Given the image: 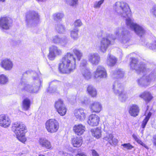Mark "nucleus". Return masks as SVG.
<instances>
[{
	"label": "nucleus",
	"instance_id": "f257e3e1",
	"mask_svg": "<svg viewBox=\"0 0 156 156\" xmlns=\"http://www.w3.org/2000/svg\"><path fill=\"white\" fill-rule=\"evenodd\" d=\"M137 61L136 59L132 58L130 64L131 67L138 73L144 74L142 77L138 79L137 82L141 86L147 87L152 82L156 80V69L152 70L146 69L145 64L143 63L137 64Z\"/></svg>",
	"mask_w": 156,
	"mask_h": 156
},
{
	"label": "nucleus",
	"instance_id": "f03ea898",
	"mask_svg": "<svg viewBox=\"0 0 156 156\" xmlns=\"http://www.w3.org/2000/svg\"><path fill=\"white\" fill-rule=\"evenodd\" d=\"M115 36L113 34L109 35L107 37H104L101 39L100 44L98 46L99 50L102 52H106L111 44L110 39L115 40L116 37L118 38L120 41L125 43L129 40V31L125 27H120L117 28L115 32Z\"/></svg>",
	"mask_w": 156,
	"mask_h": 156
},
{
	"label": "nucleus",
	"instance_id": "7ed1b4c3",
	"mask_svg": "<svg viewBox=\"0 0 156 156\" xmlns=\"http://www.w3.org/2000/svg\"><path fill=\"white\" fill-rule=\"evenodd\" d=\"M113 9L118 15L123 18H126V23L127 27L131 30L136 23L134 22L132 18L130 9L128 4L124 2H117L113 6Z\"/></svg>",
	"mask_w": 156,
	"mask_h": 156
},
{
	"label": "nucleus",
	"instance_id": "20e7f679",
	"mask_svg": "<svg viewBox=\"0 0 156 156\" xmlns=\"http://www.w3.org/2000/svg\"><path fill=\"white\" fill-rule=\"evenodd\" d=\"M76 59L73 54L67 52L62 58L59 70L62 73H69L76 68Z\"/></svg>",
	"mask_w": 156,
	"mask_h": 156
},
{
	"label": "nucleus",
	"instance_id": "39448f33",
	"mask_svg": "<svg viewBox=\"0 0 156 156\" xmlns=\"http://www.w3.org/2000/svg\"><path fill=\"white\" fill-rule=\"evenodd\" d=\"M31 73L32 75L33 82L35 83V84H33V82L28 83L25 80L22 79L19 87L22 90L30 93H36L39 90V86L41 85V80L39 78V75L36 72L32 71Z\"/></svg>",
	"mask_w": 156,
	"mask_h": 156
},
{
	"label": "nucleus",
	"instance_id": "423d86ee",
	"mask_svg": "<svg viewBox=\"0 0 156 156\" xmlns=\"http://www.w3.org/2000/svg\"><path fill=\"white\" fill-rule=\"evenodd\" d=\"M12 128L18 139L22 143L25 142L26 141L25 133L27 131L25 125L22 122H16L13 125Z\"/></svg>",
	"mask_w": 156,
	"mask_h": 156
},
{
	"label": "nucleus",
	"instance_id": "0eeeda50",
	"mask_svg": "<svg viewBox=\"0 0 156 156\" xmlns=\"http://www.w3.org/2000/svg\"><path fill=\"white\" fill-rule=\"evenodd\" d=\"M59 127V123L57 120L54 119L47 120L45 123V128L47 131L50 133L56 132Z\"/></svg>",
	"mask_w": 156,
	"mask_h": 156
},
{
	"label": "nucleus",
	"instance_id": "6e6552de",
	"mask_svg": "<svg viewBox=\"0 0 156 156\" xmlns=\"http://www.w3.org/2000/svg\"><path fill=\"white\" fill-rule=\"evenodd\" d=\"M93 74L94 78L96 80L105 78L107 76L106 69L104 66L101 65L97 66Z\"/></svg>",
	"mask_w": 156,
	"mask_h": 156
},
{
	"label": "nucleus",
	"instance_id": "1a4fd4ad",
	"mask_svg": "<svg viewBox=\"0 0 156 156\" xmlns=\"http://www.w3.org/2000/svg\"><path fill=\"white\" fill-rule=\"evenodd\" d=\"M26 20L27 25L29 26L33 23H36L39 21V17L38 13L32 12L27 15Z\"/></svg>",
	"mask_w": 156,
	"mask_h": 156
},
{
	"label": "nucleus",
	"instance_id": "9d476101",
	"mask_svg": "<svg viewBox=\"0 0 156 156\" xmlns=\"http://www.w3.org/2000/svg\"><path fill=\"white\" fill-rule=\"evenodd\" d=\"M62 50L55 45H52L49 48V53L48 55L49 59L51 60H54L57 55H61Z\"/></svg>",
	"mask_w": 156,
	"mask_h": 156
},
{
	"label": "nucleus",
	"instance_id": "9b49d317",
	"mask_svg": "<svg viewBox=\"0 0 156 156\" xmlns=\"http://www.w3.org/2000/svg\"><path fill=\"white\" fill-rule=\"evenodd\" d=\"M55 107L57 112L60 115L64 116L66 114V108L63 103V101L61 100H58L55 102Z\"/></svg>",
	"mask_w": 156,
	"mask_h": 156
},
{
	"label": "nucleus",
	"instance_id": "f8f14e48",
	"mask_svg": "<svg viewBox=\"0 0 156 156\" xmlns=\"http://www.w3.org/2000/svg\"><path fill=\"white\" fill-rule=\"evenodd\" d=\"M12 23V21L9 17H2L0 18V28L2 29H9Z\"/></svg>",
	"mask_w": 156,
	"mask_h": 156
},
{
	"label": "nucleus",
	"instance_id": "ddd939ff",
	"mask_svg": "<svg viewBox=\"0 0 156 156\" xmlns=\"http://www.w3.org/2000/svg\"><path fill=\"white\" fill-rule=\"evenodd\" d=\"M89 62L93 65H98L100 61V57L97 53H90L88 56Z\"/></svg>",
	"mask_w": 156,
	"mask_h": 156
},
{
	"label": "nucleus",
	"instance_id": "4468645a",
	"mask_svg": "<svg viewBox=\"0 0 156 156\" xmlns=\"http://www.w3.org/2000/svg\"><path fill=\"white\" fill-rule=\"evenodd\" d=\"M0 65L5 70L9 71L12 68L13 63L10 59L6 58L1 61Z\"/></svg>",
	"mask_w": 156,
	"mask_h": 156
},
{
	"label": "nucleus",
	"instance_id": "2eb2a0df",
	"mask_svg": "<svg viewBox=\"0 0 156 156\" xmlns=\"http://www.w3.org/2000/svg\"><path fill=\"white\" fill-rule=\"evenodd\" d=\"M11 120L9 117L5 115H0V126L7 128L10 125Z\"/></svg>",
	"mask_w": 156,
	"mask_h": 156
},
{
	"label": "nucleus",
	"instance_id": "dca6fc26",
	"mask_svg": "<svg viewBox=\"0 0 156 156\" xmlns=\"http://www.w3.org/2000/svg\"><path fill=\"white\" fill-rule=\"evenodd\" d=\"M100 121V117L98 115L92 114L88 117V123L91 126H97Z\"/></svg>",
	"mask_w": 156,
	"mask_h": 156
},
{
	"label": "nucleus",
	"instance_id": "f3484780",
	"mask_svg": "<svg viewBox=\"0 0 156 156\" xmlns=\"http://www.w3.org/2000/svg\"><path fill=\"white\" fill-rule=\"evenodd\" d=\"M89 108L92 112L98 113L101 111L102 106L100 102L95 101H92L90 104Z\"/></svg>",
	"mask_w": 156,
	"mask_h": 156
},
{
	"label": "nucleus",
	"instance_id": "a211bd4d",
	"mask_svg": "<svg viewBox=\"0 0 156 156\" xmlns=\"http://www.w3.org/2000/svg\"><path fill=\"white\" fill-rule=\"evenodd\" d=\"M74 115L77 119L81 121H83L86 117L85 111L82 108L75 110Z\"/></svg>",
	"mask_w": 156,
	"mask_h": 156
},
{
	"label": "nucleus",
	"instance_id": "6ab92c4d",
	"mask_svg": "<svg viewBox=\"0 0 156 156\" xmlns=\"http://www.w3.org/2000/svg\"><path fill=\"white\" fill-rule=\"evenodd\" d=\"M38 143L40 146L49 149L51 147L50 142L45 137L39 138L38 140Z\"/></svg>",
	"mask_w": 156,
	"mask_h": 156
},
{
	"label": "nucleus",
	"instance_id": "aec40b11",
	"mask_svg": "<svg viewBox=\"0 0 156 156\" xmlns=\"http://www.w3.org/2000/svg\"><path fill=\"white\" fill-rule=\"evenodd\" d=\"M85 126L81 124L75 125L73 128L74 132L78 135L82 134L85 131Z\"/></svg>",
	"mask_w": 156,
	"mask_h": 156
},
{
	"label": "nucleus",
	"instance_id": "412c9836",
	"mask_svg": "<svg viewBox=\"0 0 156 156\" xmlns=\"http://www.w3.org/2000/svg\"><path fill=\"white\" fill-rule=\"evenodd\" d=\"M139 111V106L136 104H133L129 106L128 111L131 116L136 117L138 115Z\"/></svg>",
	"mask_w": 156,
	"mask_h": 156
},
{
	"label": "nucleus",
	"instance_id": "4be33fe9",
	"mask_svg": "<svg viewBox=\"0 0 156 156\" xmlns=\"http://www.w3.org/2000/svg\"><path fill=\"white\" fill-rule=\"evenodd\" d=\"M138 36L141 37L145 33L146 31L144 27L137 24L132 30Z\"/></svg>",
	"mask_w": 156,
	"mask_h": 156
},
{
	"label": "nucleus",
	"instance_id": "5701e85b",
	"mask_svg": "<svg viewBox=\"0 0 156 156\" xmlns=\"http://www.w3.org/2000/svg\"><path fill=\"white\" fill-rule=\"evenodd\" d=\"M113 90L114 93L116 94L122 92L124 90L122 84L117 81H115L113 85Z\"/></svg>",
	"mask_w": 156,
	"mask_h": 156
},
{
	"label": "nucleus",
	"instance_id": "b1692460",
	"mask_svg": "<svg viewBox=\"0 0 156 156\" xmlns=\"http://www.w3.org/2000/svg\"><path fill=\"white\" fill-rule=\"evenodd\" d=\"M104 140L107 141L111 145L115 144L117 143V140L113 138V136L111 134H107L104 137Z\"/></svg>",
	"mask_w": 156,
	"mask_h": 156
},
{
	"label": "nucleus",
	"instance_id": "393cba45",
	"mask_svg": "<svg viewBox=\"0 0 156 156\" xmlns=\"http://www.w3.org/2000/svg\"><path fill=\"white\" fill-rule=\"evenodd\" d=\"M124 75V72L122 69H117L113 72L112 76L114 78H119L123 77Z\"/></svg>",
	"mask_w": 156,
	"mask_h": 156
},
{
	"label": "nucleus",
	"instance_id": "a878e982",
	"mask_svg": "<svg viewBox=\"0 0 156 156\" xmlns=\"http://www.w3.org/2000/svg\"><path fill=\"white\" fill-rule=\"evenodd\" d=\"M30 100L28 98H24L22 101V107L24 111L28 110L30 107Z\"/></svg>",
	"mask_w": 156,
	"mask_h": 156
},
{
	"label": "nucleus",
	"instance_id": "bb28decb",
	"mask_svg": "<svg viewBox=\"0 0 156 156\" xmlns=\"http://www.w3.org/2000/svg\"><path fill=\"white\" fill-rule=\"evenodd\" d=\"M139 97L143 98L146 102H149L152 98L151 94L148 91H146L139 95Z\"/></svg>",
	"mask_w": 156,
	"mask_h": 156
},
{
	"label": "nucleus",
	"instance_id": "cd10ccee",
	"mask_svg": "<svg viewBox=\"0 0 156 156\" xmlns=\"http://www.w3.org/2000/svg\"><path fill=\"white\" fill-rule=\"evenodd\" d=\"M72 143L73 147H79L82 144V139L81 137H74L72 139Z\"/></svg>",
	"mask_w": 156,
	"mask_h": 156
},
{
	"label": "nucleus",
	"instance_id": "c85d7f7f",
	"mask_svg": "<svg viewBox=\"0 0 156 156\" xmlns=\"http://www.w3.org/2000/svg\"><path fill=\"white\" fill-rule=\"evenodd\" d=\"M81 72L85 79L86 80L90 79L92 76L91 73L88 68L83 69L80 70Z\"/></svg>",
	"mask_w": 156,
	"mask_h": 156
},
{
	"label": "nucleus",
	"instance_id": "c756f323",
	"mask_svg": "<svg viewBox=\"0 0 156 156\" xmlns=\"http://www.w3.org/2000/svg\"><path fill=\"white\" fill-rule=\"evenodd\" d=\"M107 58V63L108 66H113L115 64L117 60L114 56L108 54Z\"/></svg>",
	"mask_w": 156,
	"mask_h": 156
},
{
	"label": "nucleus",
	"instance_id": "7c9ffc66",
	"mask_svg": "<svg viewBox=\"0 0 156 156\" xmlns=\"http://www.w3.org/2000/svg\"><path fill=\"white\" fill-rule=\"evenodd\" d=\"M56 31L59 34L64 33L66 31L65 26L61 23H58L55 25Z\"/></svg>",
	"mask_w": 156,
	"mask_h": 156
},
{
	"label": "nucleus",
	"instance_id": "2f4dec72",
	"mask_svg": "<svg viewBox=\"0 0 156 156\" xmlns=\"http://www.w3.org/2000/svg\"><path fill=\"white\" fill-rule=\"evenodd\" d=\"M87 90L89 94L92 97H95L97 94L96 89L91 85H89L88 86Z\"/></svg>",
	"mask_w": 156,
	"mask_h": 156
},
{
	"label": "nucleus",
	"instance_id": "473e14b6",
	"mask_svg": "<svg viewBox=\"0 0 156 156\" xmlns=\"http://www.w3.org/2000/svg\"><path fill=\"white\" fill-rule=\"evenodd\" d=\"M92 135L96 138L98 139L101 136V130L98 128H94L91 130Z\"/></svg>",
	"mask_w": 156,
	"mask_h": 156
},
{
	"label": "nucleus",
	"instance_id": "72a5a7b5",
	"mask_svg": "<svg viewBox=\"0 0 156 156\" xmlns=\"http://www.w3.org/2000/svg\"><path fill=\"white\" fill-rule=\"evenodd\" d=\"M9 81L8 77L4 74H0V85H5Z\"/></svg>",
	"mask_w": 156,
	"mask_h": 156
},
{
	"label": "nucleus",
	"instance_id": "f704fd0d",
	"mask_svg": "<svg viewBox=\"0 0 156 156\" xmlns=\"http://www.w3.org/2000/svg\"><path fill=\"white\" fill-rule=\"evenodd\" d=\"M116 94L119 95V99L122 102L125 101L127 98V95L124 90L122 91V92H120L119 93Z\"/></svg>",
	"mask_w": 156,
	"mask_h": 156
},
{
	"label": "nucleus",
	"instance_id": "c9c22d12",
	"mask_svg": "<svg viewBox=\"0 0 156 156\" xmlns=\"http://www.w3.org/2000/svg\"><path fill=\"white\" fill-rule=\"evenodd\" d=\"M78 30L77 29H75L70 31V36L73 40H77L78 38Z\"/></svg>",
	"mask_w": 156,
	"mask_h": 156
},
{
	"label": "nucleus",
	"instance_id": "e433bc0d",
	"mask_svg": "<svg viewBox=\"0 0 156 156\" xmlns=\"http://www.w3.org/2000/svg\"><path fill=\"white\" fill-rule=\"evenodd\" d=\"M73 51L76 56L77 60L79 61H80L83 56V55L82 52L80 50L76 48L73 49Z\"/></svg>",
	"mask_w": 156,
	"mask_h": 156
},
{
	"label": "nucleus",
	"instance_id": "4c0bfd02",
	"mask_svg": "<svg viewBox=\"0 0 156 156\" xmlns=\"http://www.w3.org/2000/svg\"><path fill=\"white\" fill-rule=\"evenodd\" d=\"M64 16V14L62 13L57 12L53 15L54 19L56 21L61 20Z\"/></svg>",
	"mask_w": 156,
	"mask_h": 156
},
{
	"label": "nucleus",
	"instance_id": "58836bf2",
	"mask_svg": "<svg viewBox=\"0 0 156 156\" xmlns=\"http://www.w3.org/2000/svg\"><path fill=\"white\" fill-rule=\"evenodd\" d=\"M147 47L150 49L154 51H156V40H154L150 43H147L146 44Z\"/></svg>",
	"mask_w": 156,
	"mask_h": 156
},
{
	"label": "nucleus",
	"instance_id": "ea45409f",
	"mask_svg": "<svg viewBox=\"0 0 156 156\" xmlns=\"http://www.w3.org/2000/svg\"><path fill=\"white\" fill-rule=\"evenodd\" d=\"M133 137L135 140L139 144L141 145L142 146L145 147L147 149H148V147L144 143H143L135 134H133Z\"/></svg>",
	"mask_w": 156,
	"mask_h": 156
},
{
	"label": "nucleus",
	"instance_id": "a19ab883",
	"mask_svg": "<svg viewBox=\"0 0 156 156\" xmlns=\"http://www.w3.org/2000/svg\"><path fill=\"white\" fill-rule=\"evenodd\" d=\"M61 38L58 35H55L52 37L51 41L54 43L59 44Z\"/></svg>",
	"mask_w": 156,
	"mask_h": 156
},
{
	"label": "nucleus",
	"instance_id": "79ce46f5",
	"mask_svg": "<svg viewBox=\"0 0 156 156\" xmlns=\"http://www.w3.org/2000/svg\"><path fill=\"white\" fill-rule=\"evenodd\" d=\"M87 61L86 59H83L81 62L80 66V70L87 68L86 66Z\"/></svg>",
	"mask_w": 156,
	"mask_h": 156
},
{
	"label": "nucleus",
	"instance_id": "37998d69",
	"mask_svg": "<svg viewBox=\"0 0 156 156\" xmlns=\"http://www.w3.org/2000/svg\"><path fill=\"white\" fill-rule=\"evenodd\" d=\"M66 3L72 6H76L78 3V0H64Z\"/></svg>",
	"mask_w": 156,
	"mask_h": 156
},
{
	"label": "nucleus",
	"instance_id": "c03bdc74",
	"mask_svg": "<svg viewBox=\"0 0 156 156\" xmlns=\"http://www.w3.org/2000/svg\"><path fill=\"white\" fill-rule=\"evenodd\" d=\"M68 43V41L66 38H61L59 44L65 46Z\"/></svg>",
	"mask_w": 156,
	"mask_h": 156
},
{
	"label": "nucleus",
	"instance_id": "a18cd8bd",
	"mask_svg": "<svg viewBox=\"0 0 156 156\" xmlns=\"http://www.w3.org/2000/svg\"><path fill=\"white\" fill-rule=\"evenodd\" d=\"M104 1V0H101L98 2H96L94 4V8L96 9L99 8L103 3Z\"/></svg>",
	"mask_w": 156,
	"mask_h": 156
},
{
	"label": "nucleus",
	"instance_id": "49530a36",
	"mask_svg": "<svg viewBox=\"0 0 156 156\" xmlns=\"http://www.w3.org/2000/svg\"><path fill=\"white\" fill-rule=\"evenodd\" d=\"M151 14L155 17H156V5H154L150 10Z\"/></svg>",
	"mask_w": 156,
	"mask_h": 156
},
{
	"label": "nucleus",
	"instance_id": "de8ad7c7",
	"mask_svg": "<svg viewBox=\"0 0 156 156\" xmlns=\"http://www.w3.org/2000/svg\"><path fill=\"white\" fill-rule=\"evenodd\" d=\"M121 146L127 150H130L133 148V147L130 143L124 144H122Z\"/></svg>",
	"mask_w": 156,
	"mask_h": 156
},
{
	"label": "nucleus",
	"instance_id": "09e8293b",
	"mask_svg": "<svg viewBox=\"0 0 156 156\" xmlns=\"http://www.w3.org/2000/svg\"><path fill=\"white\" fill-rule=\"evenodd\" d=\"M47 91L50 93H54L56 91V87L55 86L53 87H49L47 89Z\"/></svg>",
	"mask_w": 156,
	"mask_h": 156
},
{
	"label": "nucleus",
	"instance_id": "8fccbe9b",
	"mask_svg": "<svg viewBox=\"0 0 156 156\" xmlns=\"http://www.w3.org/2000/svg\"><path fill=\"white\" fill-rule=\"evenodd\" d=\"M62 156H73L70 154H69L66 152H63ZM76 156H87L85 154L83 153H80L76 155Z\"/></svg>",
	"mask_w": 156,
	"mask_h": 156
},
{
	"label": "nucleus",
	"instance_id": "3c124183",
	"mask_svg": "<svg viewBox=\"0 0 156 156\" xmlns=\"http://www.w3.org/2000/svg\"><path fill=\"white\" fill-rule=\"evenodd\" d=\"M74 25L76 27H80L82 24L81 21L80 20H76L74 23Z\"/></svg>",
	"mask_w": 156,
	"mask_h": 156
},
{
	"label": "nucleus",
	"instance_id": "603ef678",
	"mask_svg": "<svg viewBox=\"0 0 156 156\" xmlns=\"http://www.w3.org/2000/svg\"><path fill=\"white\" fill-rule=\"evenodd\" d=\"M148 120V119H144L143 120L141 125V127L143 128H144L147 124Z\"/></svg>",
	"mask_w": 156,
	"mask_h": 156
},
{
	"label": "nucleus",
	"instance_id": "864d4df0",
	"mask_svg": "<svg viewBox=\"0 0 156 156\" xmlns=\"http://www.w3.org/2000/svg\"><path fill=\"white\" fill-rule=\"evenodd\" d=\"M91 151L92 156H99L98 153L94 150H92Z\"/></svg>",
	"mask_w": 156,
	"mask_h": 156
},
{
	"label": "nucleus",
	"instance_id": "5fc2aeb1",
	"mask_svg": "<svg viewBox=\"0 0 156 156\" xmlns=\"http://www.w3.org/2000/svg\"><path fill=\"white\" fill-rule=\"evenodd\" d=\"M153 141L154 144L156 146V134L154 135L153 137Z\"/></svg>",
	"mask_w": 156,
	"mask_h": 156
},
{
	"label": "nucleus",
	"instance_id": "6e6d98bb",
	"mask_svg": "<svg viewBox=\"0 0 156 156\" xmlns=\"http://www.w3.org/2000/svg\"><path fill=\"white\" fill-rule=\"evenodd\" d=\"M151 113L149 112L147 116L145 118V119H148V120H149L150 116H151Z\"/></svg>",
	"mask_w": 156,
	"mask_h": 156
},
{
	"label": "nucleus",
	"instance_id": "4d7b16f0",
	"mask_svg": "<svg viewBox=\"0 0 156 156\" xmlns=\"http://www.w3.org/2000/svg\"><path fill=\"white\" fill-rule=\"evenodd\" d=\"M82 102L84 104H87L88 103V101L87 98H86V99H85L84 101H82Z\"/></svg>",
	"mask_w": 156,
	"mask_h": 156
},
{
	"label": "nucleus",
	"instance_id": "13d9d810",
	"mask_svg": "<svg viewBox=\"0 0 156 156\" xmlns=\"http://www.w3.org/2000/svg\"><path fill=\"white\" fill-rule=\"evenodd\" d=\"M39 2H44L46 0H36Z\"/></svg>",
	"mask_w": 156,
	"mask_h": 156
},
{
	"label": "nucleus",
	"instance_id": "bf43d9fd",
	"mask_svg": "<svg viewBox=\"0 0 156 156\" xmlns=\"http://www.w3.org/2000/svg\"><path fill=\"white\" fill-rule=\"evenodd\" d=\"M20 156H24V154H22Z\"/></svg>",
	"mask_w": 156,
	"mask_h": 156
},
{
	"label": "nucleus",
	"instance_id": "052dcab7",
	"mask_svg": "<svg viewBox=\"0 0 156 156\" xmlns=\"http://www.w3.org/2000/svg\"><path fill=\"white\" fill-rule=\"evenodd\" d=\"M5 1V0H0V1H2V2H4Z\"/></svg>",
	"mask_w": 156,
	"mask_h": 156
}]
</instances>
